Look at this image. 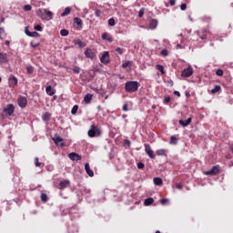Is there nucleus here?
Instances as JSON below:
<instances>
[{"instance_id": "f257e3e1", "label": "nucleus", "mask_w": 233, "mask_h": 233, "mask_svg": "<svg viewBox=\"0 0 233 233\" xmlns=\"http://www.w3.org/2000/svg\"><path fill=\"white\" fill-rule=\"evenodd\" d=\"M36 15L42 19V21H51L54 18V13L47 9H38Z\"/></svg>"}, {"instance_id": "f03ea898", "label": "nucleus", "mask_w": 233, "mask_h": 233, "mask_svg": "<svg viewBox=\"0 0 233 233\" xmlns=\"http://www.w3.org/2000/svg\"><path fill=\"white\" fill-rule=\"evenodd\" d=\"M138 89H139V82L137 81H127L125 85V90L129 94L137 92Z\"/></svg>"}, {"instance_id": "7ed1b4c3", "label": "nucleus", "mask_w": 233, "mask_h": 233, "mask_svg": "<svg viewBox=\"0 0 233 233\" xmlns=\"http://www.w3.org/2000/svg\"><path fill=\"white\" fill-rule=\"evenodd\" d=\"M87 134L89 137H99V136H101V129L98 127L92 125Z\"/></svg>"}, {"instance_id": "20e7f679", "label": "nucleus", "mask_w": 233, "mask_h": 233, "mask_svg": "<svg viewBox=\"0 0 233 233\" xmlns=\"http://www.w3.org/2000/svg\"><path fill=\"white\" fill-rule=\"evenodd\" d=\"M145 152L150 157V159H156V155L154 154V150H152V147L148 144H145Z\"/></svg>"}, {"instance_id": "39448f33", "label": "nucleus", "mask_w": 233, "mask_h": 233, "mask_svg": "<svg viewBox=\"0 0 233 233\" xmlns=\"http://www.w3.org/2000/svg\"><path fill=\"white\" fill-rule=\"evenodd\" d=\"M100 61L103 65H108V63H110V53H108V51H105L100 57Z\"/></svg>"}, {"instance_id": "423d86ee", "label": "nucleus", "mask_w": 233, "mask_h": 233, "mask_svg": "<svg viewBox=\"0 0 233 233\" xmlns=\"http://www.w3.org/2000/svg\"><path fill=\"white\" fill-rule=\"evenodd\" d=\"M14 112H15V106H14V104H9L5 108H4V113L7 116H12Z\"/></svg>"}, {"instance_id": "0eeeda50", "label": "nucleus", "mask_w": 233, "mask_h": 233, "mask_svg": "<svg viewBox=\"0 0 233 233\" xmlns=\"http://www.w3.org/2000/svg\"><path fill=\"white\" fill-rule=\"evenodd\" d=\"M192 74H194V69L192 68V66H189L187 68H186L182 71L181 76L182 77H190V76H192Z\"/></svg>"}, {"instance_id": "6e6552de", "label": "nucleus", "mask_w": 233, "mask_h": 233, "mask_svg": "<svg viewBox=\"0 0 233 233\" xmlns=\"http://www.w3.org/2000/svg\"><path fill=\"white\" fill-rule=\"evenodd\" d=\"M27 103H28V100H26V97L25 96H20L17 100V104H18V106H20V108H25Z\"/></svg>"}, {"instance_id": "1a4fd4ad", "label": "nucleus", "mask_w": 233, "mask_h": 233, "mask_svg": "<svg viewBox=\"0 0 233 233\" xmlns=\"http://www.w3.org/2000/svg\"><path fill=\"white\" fill-rule=\"evenodd\" d=\"M53 141L56 144L57 147H61L62 148L65 147V143L63 142V138L59 136H56L53 137Z\"/></svg>"}, {"instance_id": "9d476101", "label": "nucleus", "mask_w": 233, "mask_h": 233, "mask_svg": "<svg viewBox=\"0 0 233 233\" xmlns=\"http://www.w3.org/2000/svg\"><path fill=\"white\" fill-rule=\"evenodd\" d=\"M68 157L71 159V161H81V156L77 153H69Z\"/></svg>"}, {"instance_id": "9b49d317", "label": "nucleus", "mask_w": 233, "mask_h": 233, "mask_svg": "<svg viewBox=\"0 0 233 233\" xmlns=\"http://www.w3.org/2000/svg\"><path fill=\"white\" fill-rule=\"evenodd\" d=\"M67 187H70V180L65 179L60 181L59 183V189L63 190L64 188H66Z\"/></svg>"}, {"instance_id": "f8f14e48", "label": "nucleus", "mask_w": 233, "mask_h": 233, "mask_svg": "<svg viewBox=\"0 0 233 233\" xmlns=\"http://www.w3.org/2000/svg\"><path fill=\"white\" fill-rule=\"evenodd\" d=\"M85 170L89 177H94V171L90 168V164H85Z\"/></svg>"}, {"instance_id": "ddd939ff", "label": "nucleus", "mask_w": 233, "mask_h": 233, "mask_svg": "<svg viewBox=\"0 0 233 233\" xmlns=\"http://www.w3.org/2000/svg\"><path fill=\"white\" fill-rule=\"evenodd\" d=\"M156 28H157V21L156 19L150 20L147 30H156Z\"/></svg>"}, {"instance_id": "4468645a", "label": "nucleus", "mask_w": 233, "mask_h": 233, "mask_svg": "<svg viewBox=\"0 0 233 233\" xmlns=\"http://www.w3.org/2000/svg\"><path fill=\"white\" fill-rule=\"evenodd\" d=\"M102 39L104 41H108V43H112V41H114V37H112V35H109L108 33L102 34Z\"/></svg>"}, {"instance_id": "2eb2a0df", "label": "nucleus", "mask_w": 233, "mask_h": 233, "mask_svg": "<svg viewBox=\"0 0 233 233\" xmlns=\"http://www.w3.org/2000/svg\"><path fill=\"white\" fill-rule=\"evenodd\" d=\"M85 56L89 59H94V57H96V54H94L92 49H88V48L85 51Z\"/></svg>"}, {"instance_id": "dca6fc26", "label": "nucleus", "mask_w": 233, "mask_h": 233, "mask_svg": "<svg viewBox=\"0 0 233 233\" xmlns=\"http://www.w3.org/2000/svg\"><path fill=\"white\" fill-rule=\"evenodd\" d=\"M157 156H161L167 157L168 154V149H157L156 151Z\"/></svg>"}, {"instance_id": "f3484780", "label": "nucleus", "mask_w": 233, "mask_h": 233, "mask_svg": "<svg viewBox=\"0 0 233 233\" xmlns=\"http://www.w3.org/2000/svg\"><path fill=\"white\" fill-rule=\"evenodd\" d=\"M0 63L4 65L5 63H8V56L6 53H0Z\"/></svg>"}, {"instance_id": "a211bd4d", "label": "nucleus", "mask_w": 233, "mask_h": 233, "mask_svg": "<svg viewBox=\"0 0 233 233\" xmlns=\"http://www.w3.org/2000/svg\"><path fill=\"white\" fill-rule=\"evenodd\" d=\"M17 85V77L12 76L9 78V86L14 88Z\"/></svg>"}, {"instance_id": "6ab92c4d", "label": "nucleus", "mask_w": 233, "mask_h": 233, "mask_svg": "<svg viewBox=\"0 0 233 233\" xmlns=\"http://www.w3.org/2000/svg\"><path fill=\"white\" fill-rule=\"evenodd\" d=\"M178 123L181 127H188V125L192 123V117H189L187 120H179Z\"/></svg>"}, {"instance_id": "aec40b11", "label": "nucleus", "mask_w": 233, "mask_h": 233, "mask_svg": "<svg viewBox=\"0 0 233 233\" xmlns=\"http://www.w3.org/2000/svg\"><path fill=\"white\" fill-rule=\"evenodd\" d=\"M46 92L47 96H54V94H56V89H54V87H52V86H48L46 88Z\"/></svg>"}, {"instance_id": "412c9836", "label": "nucleus", "mask_w": 233, "mask_h": 233, "mask_svg": "<svg viewBox=\"0 0 233 233\" xmlns=\"http://www.w3.org/2000/svg\"><path fill=\"white\" fill-rule=\"evenodd\" d=\"M153 183H154V185L160 187V185H163V179H161V177H155L153 179Z\"/></svg>"}, {"instance_id": "4be33fe9", "label": "nucleus", "mask_w": 233, "mask_h": 233, "mask_svg": "<svg viewBox=\"0 0 233 233\" xmlns=\"http://www.w3.org/2000/svg\"><path fill=\"white\" fill-rule=\"evenodd\" d=\"M208 31L207 30H202V31H198V35L200 37V39H207V34Z\"/></svg>"}, {"instance_id": "5701e85b", "label": "nucleus", "mask_w": 233, "mask_h": 233, "mask_svg": "<svg viewBox=\"0 0 233 233\" xmlns=\"http://www.w3.org/2000/svg\"><path fill=\"white\" fill-rule=\"evenodd\" d=\"M50 117H52V114H50L49 112H46L43 114L42 116V119L44 121H49L50 120Z\"/></svg>"}, {"instance_id": "b1692460", "label": "nucleus", "mask_w": 233, "mask_h": 233, "mask_svg": "<svg viewBox=\"0 0 233 233\" xmlns=\"http://www.w3.org/2000/svg\"><path fill=\"white\" fill-rule=\"evenodd\" d=\"M152 203H154V198H148L145 199V201H144L145 207H150V205H152Z\"/></svg>"}, {"instance_id": "393cba45", "label": "nucleus", "mask_w": 233, "mask_h": 233, "mask_svg": "<svg viewBox=\"0 0 233 233\" xmlns=\"http://www.w3.org/2000/svg\"><path fill=\"white\" fill-rule=\"evenodd\" d=\"M72 12V9L70 7H66L64 12L61 14V17H65L66 15H68Z\"/></svg>"}, {"instance_id": "a878e982", "label": "nucleus", "mask_w": 233, "mask_h": 233, "mask_svg": "<svg viewBox=\"0 0 233 233\" xmlns=\"http://www.w3.org/2000/svg\"><path fill=\"white\" fill-rule=\"evenodd\" d=\"M75 45H77L80 48H85L86 45L81 41V39L75 40Z\"/></svg>"}, {"instance_id": "bb28decb", "label": "nucleus", "mask_w": 233, "mask_h": 233, "mask_svg": "<svg viewBox=\"0 0 233 233\" xmlns=\"http://www.w3.org/2000/svg\"><path fill=\"white\" fill-rule=\"evenodd\" d=\"M84 101L85 103H87V104L90 103V101H92V95L91 94L86 95L84 97Z\"/></svg>"}, {"instance_id": "cd10ccee", "label": "nucleus", "mask_w": 233, "mask_h": 233, "mask_svg": "<svg viewBox=\"0 0 233 233\" xmlns=\"http://www.w3.org/2000/svg\"><path fill=\"white\" fill-rule=\"evenodd\" d=\"M157 70H158L159 72H161V74H165V66H161V65H157L156 66Z\"/></svg>"}, {"instance_id": "c85d7f7f", "label": "nucleus", "mask_w": 233, "mask_h": 233, "mask_svg": "<svg viewBox=\"0 0 233 233\" xmlns=\"http://www.w3.org/2000/svg\"><path fill=\"white\" fill-rule=\"evenodd\" d=\"M221 90L220 86H216L213 89H211V94H218Z\"/></svg>"}, {"instance_id": "c756f323", "label": "nucleus", "mask_w": 233, "mask_h": 233, "mask_svg": "<svg viewBox=\"0 0 233 233\" xmlns=\"http://www.w3.org/2000/svg\"><path fill=\"white\" fill-rule=\"evenodd\" d=\"M170 143H171V145H177V138L176 136H171Z\"/></svg>"}, {"instance_id": "7c9ffc66", "label": "nucleus", "mask_w": 233, "mask_h": 233, "mask_svg": "<svg viewBox=\"0 0 233 233\" xmlns=\"http://www.w3.org/2000/svg\"><path fill=\"white\" fill-rule=\"evenodd\" d=\"M74 21H75L76 25H77L78 26H81L83 25V20H81V18H79V17L74 18Z\"/></svg>"}, {"instance_id": "2f4dec72", "label": "nucleus", "mask_w": 233, "mask_h": 233, "mask_svg": "<svg viewBox=\"0 0 233 233\" xmlns=\"http://www.w3.org/2000/svg\"><path fill=\"white\" fill-rule=\"evenodd\" d=\"M77 110H79V106L77 105L74 106L72 110H71V114L73 116H76V114H77Z\"/></svg>"}, {"instance_id": "473e14b6", "label": "nucleus", "mask_w": 233, "mask_h": 233, "mask_svg": "<svg viewBox=\"0 0 233 233\" xmlns=\"http://www.w3.org/2000/svg\"><path fill=\"white\" fill-rule=\"evenodd\" d=\"M211 169L213 170L215 176H217V174H219V166H214Z\"/></svg>"}, {"instance_id": "72a5a7b5", "label": "nucleus", "mask_w": 233, "mask_h": 233, "mask_svg": "<svg viewBox=\"0 0 233 233\" xmlns=\"http://www.w3.org/2000/svg\"><path fill=\"white\" fill-rule=\"evenodd\" d=\"M41 199L44 203H46V201H48V196H46V193H42L41 194Z\"/></svg>"}, {"instance_id": "f704fd0d", "label": "nucleus", "mask_w": 233, "mask_h": 233, "mask_svg": "<svg viewBox=\"0 0 233 233\" xmlns=\"http://www.w3.org/2000/svg\"><path fill=\"white\" fill-rule=\"evenodd\" d=\"M26 72H27V74H34V66H26Z\"/></svg>"}, {"instance_id": "c9c22d12", "label": "nucleus", "mask_w": 233, "mask_h": 233, "mask_svg": "<svg viewBox=\"0 0 233 233\" xmlns=\"http://www.w3.org/2000/svg\"><path fill=\"white\" fill-rule=\"evenodd\" d=\"M60 35L63 36V37H66V35H68V30L66 29H62L60 31Z\"/></svg>"}, {"instance_id": "e433bc0d", "label": "nucleus", "mask_w": 233, "mask_h": 233, "mask_svg": "<svg viewBox=\"0 0 233 233\" xmlns=\"http://www.w3.org/2000/svg\"><path fill=\"white\" fill-rule=\"evenodd\" d=\"M204 174L205 176H216L213 169L205 171Z\"/></svg>"}, {"instance_id": "4c0bfd02", "label": "nucleus", "mask_w": 233, "mask_h": 233, "mask_svg": "<svg viewBox=\"0 0 233 233\" xmlns=\"http://www.w3.org/2000/svg\"><path fill=\"white\" fill-rule=\"evenodd\" d=\"M34 29L36 30V32H43V26H41V25H35Z\"/></svg>"}, {"instance_id": "58836bf2", "label": "nucleus", "mask_w": 233, "mask_h": 233, "mask_svg": "<svg viewBox=\"0 0 233 233\" xmlns=\"http://www.w3.org/2000/svg\"><path fill=\"white\" fill-rule=\"evenodd\" d=\"M130 65H132V62H130V61L123 63L122 64V68H128V66H130Z\"/></svg>"}, {"instance_id": "ea45409f", "label": "nucleus", "mask_w": 233, "mask_h": 233, "mask_svg": "<svg viewBox=\"0 0 233 233\" xmlns=\"http://www.w3.org/2000/svg\"><path fill=\"white\" fill-rule=\"evenodd\" d=\"M109 26H115L116 25V20L114 18H110L108 20Z\"/></svg>"}, {"instance_id": "a19ab883", "label": "nucleus", "mask_w": 233, "mask_h": 233, "mask_svg": "<svg viewBox=\"0 0 233 233\" xmlns=\"http://www.w3.org/2000/svg\"><path fill=\"white\" fill-rule=\"evenodd\" d=\"M101 14H103V12L100 9L95 10V15L96 17H101Z\"/></svg>"}, {"instance_id": "79ce46f5", "label": "nucleus", "mask_w": 233, "mask_h": 233, "mask_svg": "<svg viewBox=\"0 0 233 233\" xmlns=\"http://www.w3.org/2000/svg\"><path fill=\"white\" fill-rule=\"evenodd\" d=\"M173 188H177L178 190H182L183 185L177 183V184H175V186H173Z\"/></svg>"}, {"instance_id": "37998d69", "label": "nucleus", "mask_w": 233, "mask_h": 233, "mask_svg": "<svg viewBox=\"0 0 233 233\" xmlns=\"http://www.w3.org/2000/svg\"><path fill=\"white\" fill-rule=\"evenodd\" d=\"M73 72L74 74H79V72H81V68L79 66H74Z\"/></svg>"}, {"instance_id": "c03bdc74", "label": "nucleus", "mask_w": 233, "mask_h": 233, "mask_svg": "<svg viewBox=\"0 0 233 233\" xmlns=\"http://www.w3.org/2000/svg\"><path fill=\"white\" fill-rule=\"evenodd\" d=\"M24 10L25 12H30V10H32V5H24Z\"/></svg>"}, {"instance_id": "a18cd8bd", "label": "nucleus", "mask_w": 233, "mask_h": 233, "mask_svg": "<svg viewBox=\"0 0 233 233\" xmlns=\"http://www.w3.org/2000/svg\"><path fill=\"white\" fill-rule=\"evenodd\" d=\"M161 56H163L164 57H167V56H168V50L167 49H163L161 52H160Z\"/></svg>"}, {"instance_id": "49530a36", "label": "nucleus", "mask_w": 233, "mask_h": 233, "mask_svg": "<svg viewBox=\"0 0 233 233\" xmlns=\"http://www.w3.org/2000/svg\"><path fill=\"white\" fill-rule=\"evenodd\" d=\"M145 15V8H141L138 12V17H143Z\"/></svg>"}, {"instance_id": "de8ad7c7", "label": "nucleus", "mask_w": 233, "mask_h": 233, "mask_svg": "<svg viewBox=\"0 0 233 233\" xmlns=\"http://www.w3.org/2000/svg\"><path fill=\"white\" fill-rule=\"evenodd\" d=\"M35 167H41V163L39 162V157L35 158Z\"/></svg>"}, {"instance_id": "09e8293b", "label": "nucleus", "mask_w": 233, "mask_h": 233, "mask_svg": "<svg viewBox=\"0 0 233 233\" xmlns=\"http://www.w3.org/2000/svg\"><path fill=\"white\" fill-rule=\"evenodd\" d=\"M29 37H39V33H37V32H33V33H31V35H29Z\"/></svg>"}, {"instance_id": "8fccbe9b", "label": "nucleus", "mask_w": 233, "mask_h": 233, "mask_svg": "<svg viewBox=\"0 0 233 233\" xmlns=\"http://www.w3.org/2000/svg\"><path fill=\"white\" fill-rule=\"evenodd\" d=\"M184 48H185V46H183V45H181V44H178V45L176 46V49H177V50H182V49H184Z\"/></svg>"}, {"instance_id": "3c124183", "label": "nucleus", "mask_w": 233, "mask_h": 233, "mask_svg": "<svg viewBox=\"0 0 233 233\" xmlns=\"http://www.w3.org/2000/svg\"><path fill=\"white\" fill-rule=\"evenodd\" d=\"M170 101H171L170 96H166L164 99V103H166L167 105H168V103H170Z\"/></svg>"}, {"instance_id": "603ef678", "label": "nucleus", "mask_w": 233, "mask_h": 233, "mask_svg": "<svg viewBox=\"0 0 233 233\" xmlns=\"http://www.w3.org/2000/svg\"><path fill=\"white\" fill-rule=\"evenodd\" d=\"M137 168H139V169L145 168V164H143V162H139V163L137 164Z\"/></svg>"}, {"instance_id": "864d4df0", "label": "nucleus", "mask_w": 233, "mask_h": 233, "mask_svg": "<svg viewBox=\"0 0 233 233\" xmlns=\"http://www.w3.org/2000/svg\"><path fill=\"white\" fill-rule=\"evenodd\" d=\"M116 52H117V54H119L120 56H123V49H121V47H117L116 49Z\"/></svg>"}, {"instance_id": "5fc2aeb1", "label": "nucleus", "mask_w": 233, "mask_h": 233, "mask_svg": "<svg viewBox=\"0 0 233 233\" xmlns=\"http://www.w3.org/2000/svg\"><path fill=\"white\" fill-rule=\"evenodd\" d=\"M122 110H123L124 112H128V105H127V104H125V105L123 106V107H122Z\"/></svg>"}, {"instance_id": "6e6d98bb", "label": "nucleus", "mask_w": 233, "mask_h": 233, "mask_svg": "<svg viewBox=\"0 0 233 233\" xmlns=\"http://www.w3.org/2000/svg\"><path fill=\"white\" fill-rule=\"evenodd\" d=\"M216 74H217V76H223V71H222L221 69H218V70L216 71Z\"/></svg>"}, {"instance_id": "4d7b16f0", "label": "nucleus", "mask_w": 233, "mask_h": 233, "mask_svg": "<svg viewBox=\"0 0 233 233\" xmlns=\"http://www.w3.org/2000/svg\"><path fill=\"white\" fill-rule=\"evenodd\" d=\"M180 9L181 10H187V4H181Z\"/></svg>"}, {"instance_id": "13d9d810", "label": "nucleus", "mask_w": 233, "mask_h": 233, "mask_svg": "<svg viewBox=\"0 0 233 233\" xmlns=\"http://www.w3.org/2000/svg\"><path fill=\"white\" fill-rule=\"evenodd\" d=\"M25 34L28 35V37H30L32 32L28 31V27H25Z\"/></svg>"}, {"instance_id": "bf43d9fd", "label": "nucleus", "mask_w": 233, "mask_h": 233, "mask_svg": "<svg viewBox=\"0 0 233 233\" xmlns=\"http://www.w3.org/2000/svg\"><path fill=\"white\" fill-rule=\"evenodd\" d=\"M30 46H32V48H37V46H39V44H34L31 42Z\"/></svg>"}, {"instance_id": "052dcab7", "label": "nucleus", "mask_w": 233, "mask_h": 233, "mask_svg": "<svg viewBox=\"0 0 233 233\" xmlns=\"http://www.w3.org/2000/svg\"><path fill=\"white\" fill-rule=\"evenodd\" d=\"M170 6H174L176 5V0H169Z\"/></svg>"}, {"instance_id": "680f3d73", "label": "nucleus", "mask_w": 233, "mask_h": 233, "mask_svg": "<svg viewBox=\"0 0 233 233\" xmlns=\"http://www.w3.org/2000/svg\"><path fill=\"white\" fill-rule=\"evenodd\" d=\"M2 34H5V28L0 27V39H3V38L1 37V35H2Z\"/></svg>"}, {"instance_id": "e2e57ef3", "label": "nucleus", "mask_w": 233, "mask_h": 233, "mask_svg": "<svg viewBox=\"0 0 233 233\" xmlns=\"http://www.w3.org/2000/svg\"><path fill=\"white\" fill-rule=\"evenodd\" d=\"M175 96H177L178 97H181V94L179 91H174Z\"/></svg>"}, {"instance_id": "0e129e2a", "label": "nucleus", "mask_w": 233, "mask_h": 233, "mask_svg": "<svg viewBox=\"0 0 233 233\" xmlns=\"http://www.w3.org/2000/svg\"><path fill=\"white\" fill-rule=\"evenodd\" d=\"M186 96L190 97V92H186Z\"/></svg>"}, {"instance_id": "69168bd1", "label": "nucleus", "mask_w": 233, "mask_h": 233, "mask_svg": "<svg viewBox=\"0 0 233 233\" xmlns=\"http://www.w3.org/2000/svg\"><path fill=\"white\" fill-rule=\"evenodd\" d=\"M166 201H167L166 199L160 200V202L162 203V205H165Z\"/></svg>"}, {"instance_id": "338daca9", "label": "nucleus", "mask_w": 233, "mask_h": 233, "mask_svg": "<svg viewBox=\"0 0 233 233\" xmlns=\"http://www.w3.org/2000/svg\"><path fill=\"white\" fill-rule=\"evenodd\" d=\"M5 45L8 46H10V41H5Z\"/></svg>"}, {"instance_id": "774afa93", "label": "nucleus", "mask_w": 233, "mask_h": 233, "mask_svg": "<svg viewBox=\"0 0 233 233\" xmlns=\"http://www.w3.org/2000/svg\"><path fill=\"white\" fill-rule=\"evenodd\" d=\"M156 233H161V231L160 230H157Z\"/></svg>"}]
</instances>
